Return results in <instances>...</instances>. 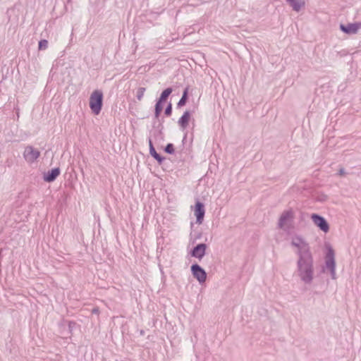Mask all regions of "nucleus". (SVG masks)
Listing matches in <instances>:
<instances>
[{
	"mask_svg": "<svg viewBox=\"0 0 361 361\" xmlns=\"http://www.w3.org/2000/svg\"><path fill=\"white\" fill-rule=\"evenodd\" d=\"M296 272L305 284H310L314 279V259L311 252H304L297 261Z\"/></svg>",
	"mask_w": 361,
	"mask_h": 361,
	"instance_id": "1",
	"label": "nucleus"
},
{
	"mask_svg": "<svg viewBox=\"0 0 361 361\" xmlns=\"http://www.w3.org/2000/svg\"><path fill=\"white\" fill-rule=\"evenodd\" d=\"M104 94L101 90H94L89 101V106L92 113L94 115H99L103 106Z\"/></svg>",
	"mask_w": 361,
	"mask_h": 361,
	"instance_id": "2",
	"label": "nucleus"
},
{
	"mask_svg": "<svg viewBox=\"0 0 361 361\" xmlns=\"http://www.w3.org/2000/svg\"><path fill=\"white\" fill-rule=\"evenodd\" d=\"M325 268L330 272L332 279H336V260L334 249L329 246L325 255Z\"/></svg>",
	"mask_w": 361,
	"mask_h": 361,
	"instance_id": "3",
	"label": "nucleus"
},
{
	"mask_svg": "<svg viewBox=\"0 0 361 361\" xmlns=\"http://www.w3.org/2000/svg\"><path fill=\"white\" fill-rule=\"evenodd\" d=\"M192 276L199 282L203 284L207 280V274L205 270L197 263H193L190 267Z\"/></svg>",
	"mask_w": 361,
	"mask_h": 361,
	"instance_id": "4",
	"label": "nucleus"
},
{
	"mask_svg": "<svg viewBox=\"0 0 361 361\" xmlns=\"http://www.w3.org/2000/svg\"><path fill=\"white\" fill-rule=\"evenodd\" d=\"M314 224L319 228V230L326 233L329 231L330 226L327 220L322 215L312 213L310 216Z\"/></svg>",
	"mask_w": 361,
	"mask_h": 361,
	"instance_id": "5",
	"label": "nucleus"
},
{
	"mask_svg": "<svg viewBox=\"0 0 361 361\" xmlns=\"http://www.w3.org/2000/svg\"><path fill=\"white\" fill-rule=\"evenodd\" d=\"M191 208L193 209L194 215L196 217V224H202L205 215L204 204L200 201L199 199H196L194 207H191Z\"/></svg>",
	"mask_w": 361,
	"mask_h": 361,
	"instance_id": "6",
	"label": "nucleus"
},
{
	"mask_svg": "<svg viewBox=\"0 0 361 361\" xmlns=\"http://www.w3.org/2000/svg\"><path fill=\"white\" fill-rule=\"evenodd\" d=\"M291 245L298 248L296 253L298 257H300L304 252H311L309 244L301 236H296L293 238Z\"/></svg>",
	"mask_w": 361,
	"mask_h": 361,
	"instance_id": "7",
	"label": "nucleus"
},
{
	"mask_svg": "<svg viewBox=\"0 0 361 361\" xmlns=\"http://www.w3.org/2000/svg\"><path fill=\"white\" fill-rule=\"evenodd\" d=\"M207 247L208 246L206 243H198L190 250L189 255L192 257L201 260L205 256Z\"/></svg>",
	"mask_w": 361,
	"mask_h": 361,
	"instance_id": "8",
	"label": "nucleus"
},
{
	"mask_svg": "<svg viewBox=\"0 0 361 361\" xmlns=\"http://www.w3.org/2000/svg\"><path fill=\"white\" fill-rule=\"evenodd\" d=\"M40 157V152L31 145L25 148L23 157L28 163L35 162Z\"/></svg>",
	"mask_w": 361,
	"mask_h": 361,
	"instance_id": "9",
	"label": "nucleus"
},
{
	"mask_svg": "<svg viewBox=\"0 0 361 361\" xmlns=\"http://www.w3.org/2000/svg\"><path fill=\"white\" fill-rule=\"evenodd\" d=\"M339 28L340 30L345 34L355 35L357 33L359 29L361 28V22L350 23L346 25L341 23Z\"/></svg>",
	"mask_w": 361,
	"mask_h": 361,
	"instance_id": "10",
	"label": "nucleus"
},
{
	"mask_svg": "<svg viewBox=\"0 0 361 361\" xmlns=\"http://www.w3.org/2000/svg\"><path fill=\"white\" fill-rule=\"evenodd\" d=\"M293 219L294 213L292 209L283 211L279 219L278 227L279 228H283L284 226L288 222L292 221Z\"/></svg>",
	"mask_w": 361,
	"mask_h": 361,
	"instance_id": "11",
	"label": "nucleus"
},
{
	"mask_svg": "<svg viewBox=\"0 0 361 361\" xmlns=\"http://www.w3.org/2000/svg\"><path fill=\"white\" fill-rule=\"evenodd\" d=\"M61 173L59 167H55L43 173V180L46 183L54 182Z\"/></svg>",
	"mask_w": 361,
	"mask_h": 361,
	"instance_id": "12",
	"label": "nucleus"
},
{
	"mask_svg": "<svg viewBox=\"0 0 361 361\" xmlns=\"http://www.w3.org/2000/svg\"><path fill=\"white\" fill-rule=\"evenodd\" d=\"M192 116V112L189 110H186L183 112V115L179 118L178 124L183 130H185L189 125Z\"/></svg>",
	"mask_w": 361,
	"mask_h": 361,
	"instance_id": "13",
	"label": "nucleus"
},
{
	"mask_svg": "<svg viewBox=\"0 0 361 361\" xmlns=\"http://www.w3.org/2000/svg\"><path fill=\"white\" fill-rule=\"evenodd\" d=\"M294 11L299 12L305 6L304 0H286Z\"/></svg>",
	"mask_w": 361,
	"mask_h": 361,
	"instance_id": "14",
	"label": "nucleus"
},
{
	"mask_svg": "<svg viewBox=\"0 0 361 361\" xmlns=\"http://www.w3.org/2000/svg\"><path fill=\"white\" fill-rule=\"evenodd\" d=\"M189 99V86H187L183 91L182 97L177 103V108L180 109L184 106Z\"/></svg>",
	"mask_w": 361,
	"mask_h": 361,
	"instance_id": "15",
	"label": "nucleus"
},
{
	"mask_svg": "<svg viewBox=\"0 0 361 361\" xmlns=\"http://www.w3.org/2000/svg\"><path fill=\"white\" fill-rule=\"evenodd\" d=\"M173 90V88L171 87H169L164 89L161 92L159 97L157 99L161 101V102H164V103H166L167 99H168V98H169V97L172 93Z\"/></svg>",
	"mask_w": 361,
	"mask_h": 361,
	"instance_id": "16",
	"label": "nucleus"
},
{
	"mask_svg": "<svg viewBox=\"0 0 361 361\" xmlns=\"http://www.w3.org/2000/svg\"><path fill=\"white\" fill-rule=\"evenodd\" d=\"M202 233L198 231H192L190 233V243L195 244L197 240L202 238Z\"/></svg>",
	"mask_w": 361,
	"mask_h": 361,
	"instance_id": "17",
	"label": "nucleus"
},
{
	"mask_svg": "<svg viewBox=\"0 0 361 361\" xmlns=\"http://www.w3.org/2000/svg\"><path fill=\"white\" fill-rule=\"evenodd\" d=\"M163 150L168 154H174L176 153V148L173 143H168L165 147H163Z\"/></svg>",
	"mask_w": 361,
	"mask_h": 361,
	"instance_id": "18",
	"label": "nucleus"
},
{
	"mask_svg": "<svg viewBox=\"0 0 361 361\" xmlns=\"http://www.w3.org/2000/svg\"><path fill=\"white\" fill-rule=\"evenodd\" d=\"M146 91V88L145 87H139L137 89V92H136V97L137 99L139 100V101H141L143 96H144V94H145V92Z\"/></svg>",
	"mask_w": 361,
	"mask_h": 361,
	"instance_id": "19",
	"label": "nucleus"
},
{
	"mask_svg": "<svg viewBox=\"0 0 361 361\" xmlns=\"http://www.w3.org/2000/svg\"><path fill=\"white\" fill-rule=\"evenodd\" d=\"M48 47V41L47 39H41L38 43L39 50H45Z\"/></svg>",
	"mask_w": 361,
	"mask_h": 361,
	"instance_id": "20",
	"label": "nucleus"
},
{
	"mask_svg": "<svg viewBox=\"0 0 361 361\" xmlns=\"http://www.w3.org/2000/svg\"><path fill=\"white\" fill-rule=\"evenodd\" d=\"M172 109H173L172 104L170 102L168 103V104L166 105V106L164 109V115L167 117L171 116L172 114Z\"/></svg>",
	"mask_w": 361,
	"mask_h": 361,
	"instance_id": "21",
	"label": "nucleus"
},
{
	"mask_svg": "<svg viewBox=\"0 0 361 361\" xmlns=\"http://www.w3.org/2000/svg\"><path fill=\"white\" fill-rule=\"evenodd\" d=\"M164 104H165V103L157 99L156 104L154 105V109L163 111Z\"/></svg>",
	"mask_w": 361,
	"mask_h": 361,
	"instance_id": "22",
	"label": "nucleus"
},
{
	"mask_svg": "<svg viewBox=\"0 0 361 361\" xmlns=\"http://www.w3.org/2000/svg\"><path fill=\"white\" fill-rule=\"evenodd\" d=\"M154 159L157 161V163L159 164V165H161L163 164V163L164 162V161L166 160V157H164V156H161L160 154H159Z\"/></svg>",
	"mask_w": 361,
	"mask_h": 361,
	"instance_id": "23",
	"label": "nucleus"
},
{
	"mask_svg": "<svg viewBox=\"0 0 361 361\" xmlns=\"http://www.w3.org/2000/svg\"><path fill=\"white\" fill-rule=\"evenodd\" d=\"M348 51L346 49H342L341 51H336V56L344 57L348 55Z\"/></svg>",
	"mask_w": 361,
	"mask_h": 361,
	"instance_id": "24",
	"label": "nucleus"
},
{
	"mask_svg": "<svg viewBox=\"0 0 361 361\" xmlns=\"http://www.w3.org/2000/svg\"><path fill=\"white\" fill-rule=\"evenodd\" d=\"M149 149V154L154 159L158 154L159 153H157V152L156 151L155 149V147L154 145H152L151 146V148Z\"/></svg>",
	"mask_w": 361,
	"mask_h": 361,
	"instance_id": "25",
	"label": "nucleus"
},
{
	"mask_svg": "<svg viewBox=\"0 0 361 361\" xmlns=\"http://www.w3.org/2000/svg\"><path fill=\"white\" fill-rule=\"evenodd\" d=\"M76 324V322L74 321H68V326L70 332H72L73 329L75 327Z\"/></svg>",
	"mask_w": 361,
	"mask_h": 361,
	"instance_id": "26",
	"label": "nucleus"
},
{
	"mask_svg": "<svg viewBox=\"0 0 361 361\" xmlns=\"http://www.w3.org/2000/svg\"><path fill=\"white\" fill-rule=\"evenodd\" d=\"M345 174H346V172H345L344 168H340L336 173V175L340 176H343Z\"/></svg>",
	"mask_w": 361,
	"mask_h": 361,
	"instance_id": "27",
	"label": "nucleus"
},
{
	"mask_svg": "<svg viewBox=\"0 0 361 361\" xmlns=\"http://www.w3.org/2000/svg\"><path fill=\"white\" fill-rule=\"evenodd\" d=\"M91 312L92 314L99 315L100 312L99 308L98 307H94L92 309Z\"/></svg>",
	"mask_w": 361,
	"mask_h": 361,
	"instance_id": "28",
	"label": "nucleus"
},
{
	"mask_svg": "<svg viewBox=\"0 0 361 361\" xmlns=\"http://www.w3.org/2000/svg\"><path fill=\"white\" fill-rule=\"evenodd\" d=\"M162 111L154 109V118L159 119Z\"/></svg>",
	"mask_w": 361,
	"mask_h": 361,
	"instance_id": "29",
	"label": "nucleus"
},
{
	"mask_svg": "<svg viewBox=\"0 0 361 361\" xmlns=\"http://www.w3.org/2000/svg\"><path fill=\"white\" fill-rule=\"evenodd\" d=\"M188 130H186L184 133V135H183V140H182V145L184 146V145L185 144V142H186V140H187V137H188Z\"/></svg>",
	"mask_w": 361,
	"mask_h": 361,
	"instance_id": "30",
	"label": "nucleus"
},
{
	"mask_svg": "<svg viewBox=\"0 0 361 361\" xmlns=\"http://www.w3.org/2000/svg\"><path fill=\"white\" fill-rule=\"evenodd\" d=\"M148 142H149V148H151V146L154 145H153L152 140L150 137L149 138Z\"/></svg>",
	"mask_w": 361,
	"mask_h": 361,
	"instance_id": "31",
	"label": "nucleus"
},
{
	"mask_svg": "<svg viewBox=\"0 0 361 361\" xmlns=\"http://www.w3.org/2000/svg\"><path fill=\"white\" fill-rule=\"evenodd\" d=\"M72 3V0H66V3L65 4V9L67 10V6L66 4H71Z\"/></svg>",
	"mask_w": 361,
	"mask_h": 361,
	"instance_id": "32",
	"label": "nucleus"
},
{
	"mask_svg": "<svg viewBox=\"0 0 361 361\" xmlns=\"http://www.w3.org/2000/svg\"><path fill=\"white\" fill-rule=\"evenodd\" d=\"M193 228H194V223L192 221H191L190 222V229H191V231H195L193 229Z\"/></svg>",
	"mask_w": 361,
	"mask_h": 361,
	"instance_id": "33",
	"label": "nucleus"
},
{
	"mask_svg": "<svg viewBox=\"0 0 361 361\" xmlns=\"http://www.w3.org/2000/svg\"><path fill=\"white\" fill-rule=\"evenodd\" d=\"M304 215H305V214H304V213H302V212H301V214H300V219H301V220H302V219H303V218H304Z\"/></svg>",
	"mask_w": 361,
	"mask_h": 361,
	"instance_id": "34",
	"label": "nucleus"
},
{
	"mask_svg": "<svg viewBox=\"0 0 361 361\" xmlns=\"http://www.w3.org/2000/svg\"><path fill=\"white\" fill-rule=\"evenodd\" d=\"M144 334H145V331H144V330H141V331H140V335H142V336H143Z\"/></svg>",
	"mask_w": 361,
	"mask_h": 361,
	"instance_id": "35",
	"label": "nucleus"
},
{
	"mask_svg": "<svg viewBox=\"0 0 361 361\" xmlns=\"http://www.w3.org/2000/svg\"><path fill=\"white\" fill-rule=\"evenodd\" d=\"M193 140V135L192 134L191 142Z\"/></svg>",
	"mask_w": 361,
	"mask_h": 361,
	"instance_id": "36",
	"label": "nucleus"
}]
</instances>
